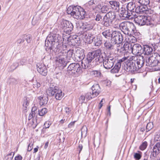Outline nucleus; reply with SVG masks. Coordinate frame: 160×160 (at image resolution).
<instances>
[{
  "instance_id": "obj_1",
  "label": "nucleus",
  "mask_w": 160,
  "mask_h": 160,
  "mask_svg": "<svg viewBox=\"0 0 160 160\" xmlns=\"http://www.w3.org/2000/svg\"><path fill=\"white\" fill-rule=\"evenodd\" d=\"M58 32V29H55L47 37L45 41L46 50L49 53L50 56L53 55V52L56 54L60 53V55H63L68 62H69L68 60L72 58L73 50H68L66 49L67 46L60 43H61L62 38L61 35L57 33Z\"/></svg>"
},
{
  "instance_id": "obj_2",
  "label": "nucleus",
  "mask_w": 160,
  "mask_h": 160,
  "mask_svg": "<svg viewBox=\"0 0 160 160\" xmlns=\"http://www.w3.org/2000/svg\"><path fill=\"white\" fill-rule=\"evenodd\" d=\"M103 61L101 51L98 49L88 53L86 59L82 61V66L84 69L90 68L99 65Z\"/></svg>"
},
{
  "instance_id": "obj_3",
  "label": "nucleus",
  "mask_w": 160,
  "mask_h": 160,
  "mask_svg": "<svg viewBox=\"0 0 160 160\" xmlns=\"http://www.w3.org/2000/svg\"><path fill=\"white\" fill-rule=\"evenodd\" d=\"M67 12L77 19L82 20L86 17L85 11L78 6H69L67 9Z\"/></svg>"
},
{
  "instance_id": "obj_4",
  "label": "nucleus",
  "mask_w": 160,
  "mask_h": 160,
  "mask_svg": "<svg viewBox=\"0 0 160 160\" xmlns=\"http://www.w3.org/2000/svg\"><path fill=\"white\" fill-rule=\"evenodd\" d=\"M119 27L121 31L126 35H130L134 33L136 29L134 24L130 22H124L121 23Z\"/></svg>"
},
{
  "instance_id": "obj_5",
  "label": "nucleus",
  "mask_w": 160,
  "mask_h": 160,
  "mask_svg": "<svg viewBox=\"0 0 160 160\" xmlns=\"http://www.w3.org/2000/svg\"><path fill=\"white\" fill-rule=\"evenodd\" d=\"M135 22L140 26L145 25H150L152 24L150 17L143 15H138L134 18Z\"/></svg>"
},
{
  "instance_id": "obj_6",
  "label": "nucleus",
  "mask_w": 160,
  "mask_h": 160,
  "mask_svg": "<svg viewBox=\"0 0 160 160\" xmlns=\"http://www.w3.org/2000/svg\"><path fill=\"white\" fill-rule=\"evenodd\" d=\"M155 57L152 56L146 60V65L150 67L156 66L160 64V55L154 53Z\"/></svg>"
},
{
  "instance_id": "obj_7",
  "label": "nucleus",
  "mask_w": 160,
  "mask_h": 160,
  "mask_svg": "<svg viewBox=\"0 0 160 160\" xmlns=\"http://www.w3.org/2000/svg\"><path fill=\"white\" fill-rule=\"evenodd\" d=\"M123 39L122 35L120 32L118 31H114L111 39L112 43L114 44H120Z\"/></svg>"
},
{
  "instance_id": "obj_8",
  "label": "nucleus",
  "mask_w": 160,
  "mask_h": 160,
  "mask_svg": "<svg viewBox=\"0 0 160 160\" xmlns=\"http://www.w3.org/2000/svg\"><path fill=\"white\" fill-rule=\"evenodd\" d=\"M124 68L127 72L131 73H133L135 71H138L136 65L133 60H127L125 62Z\"/></svg>"
},
{
  "instance_id": "obj_9",
  "label": "nucleus",
  "mask_w": 160,
  "mask_h": 160,
  "mask_svg": "<svg viewBox=\"0 0 160 160\" xmlns=\"http://www.w3.org/2000/svg\"><path fill=\"white\" fill-rule=\"evenodd\" d=\"M82 67L78 63H72L69 65L67 68V72L70 75L76 72H81Z\"/></svg>"
},
{
  "instance_id": "obj_10",
  "label": "nucleus",
  "mask_w": 160,
  "mask_h": 160,
  "mask_svg": "<svg viewBox=\"0 0 160 160\" xmlns=\"http://www.w3.org/2000/svg\"><path fill=\"white\" fill-rule=\"evenodd\" d=\"M61 25L62 29L65 32L69 35L71 33L73 29V26L70 22L64 20L62 22Z\"/></svg>"
},
{
  "instance_id": "obj_11",
  "label": "nucleus",
  "mask_w": 160,
  "mask_h": 160,
  "mask_svg": "<svg viewBox=\"0 0 160 160\" xmlns=\"http://www.w3.org/2000/svg\"><path fill=\"white\" fill-rule=\"evenodd\" d=\"M160 153V142L156 143L150 151V157L152 160H155Z\"/></svg>"
},
{
  "instance_id": "obj_12",
  "label": "nucleus",
  "mask_w": 160,
  "mask_h": 160,
  "mask_svg": "<svg viewBox=\"0 0 160 160\" xmlns=\"http://www.w3.org/2000/svg\"><path fill=\"white\" fill-rule=\"evenodd\" d=\"M152 12V11L148 7L142 5L138 6L136 8V12L138 14L145 13L148 14H151Z\"/></svg>"
},
{
  "instance_id": "obj_13",
  "label": "nucleus",
  "mask_w": 160,
  "mask_h": 160,
  "mask_svg": "<svg viewBox=\"0 0 160 160\" xmlns=\"http://www.w3.org/2000/svg\"><path fill=\"white\" fill-rule=\"evenodd\" d=\"M130 48L132 50V53L135 55L140 54L143 53V46L136 43L134 44L132 47L130 45Z\"/></svg>"
},
{
  "instance_id": "obj_14",
  "label": "nucleus",
  "mask_w": 160,
  "mask_h": 160,
  "mask_svg": "<svg viewBox=\"0 0 160 160\" xmlns=\"http://www.w3.org/2000/svg\"><path fill=\"white\" fill-rule=\"evenodd\" d=\"M103 65L104 67L107 69L111 68L114 65V59L111 57H109L105 60L103 59Z\"/></svg>"
},
{
  "instance_id": "obj_15",
  "label": "nucleus",
  "mask_w": 160,
  "mask_h": 160,
  "mask_svg": "<svg viewBox=\"0 0 160 160\" xmlns=\"http://www.w3.org/2000/svg\"><path fill=\"white\" fill-rule=\"evenodd\" d=\"M74 55L75 56V58L77 59L79 61H82V60L84 59L85 57L83 50L79 48L75 49Z\"/></svg>"
},
{
  "instance_id": "obj_16",
  "label": "nucleus",
  "mask_w": 160,
  "mask_h": 160,
  "mask_svg": "<svg viewBox=\"0 0 160 160\" xmlns=\"http://www.w3.org/2000/svg\"><path fill=\"white\" fill-rule=\"evenodd\" d=\"M46 63H38L37 64V70L38 72L43 76H46L47 74L48 71Z\"/></svg>"
},
{
  "instance_id": "obj_17",
  "label": "nucleus",
  "mask_w": 160,
  "mask_h": 160,
  "mask_svg": "<svg viewBox=\"0 0 160 160\" xmlns=\"http://www.w3.org/2000/svg\"><path fill=\"white\" fill-rule=\"evenodd\" d=\"M143 53L145 55H151L155 50L153 45H143Z\"/></svg>"
},
{
  "instance_id": "obj_18",
  "label": "nucleus",
  "mask_w": 160,
  "mask_h": 160,
  "mask_svg": "<svg viewBox=\"0 0 160 160\" xmlns=\"http://www.w3.org/2000/svg\"><path fill=\"white\" fill-rule=\"evenodd\" d=\"M98 3L97 0H90L85 4L86 8L89 11L91 12L94 11L96 8V6L95 5Z\"/></svg>"
},
{
  "instance_id": "obj_19",
  "label": "nucleus",
  "mask_w": 160,
  "mask_h": 160,
  "mask_svg": "<svg viewBox=\"0 0 160 160\" xmlns=\"http://www.w3.org/2000/svg\"><path fill=\"white\" fill-rule=\"evenodd\" d=\"M133 61L135 64H137L136 66L138 70L143 66L144 63V58L142 56L137 57V58Z\"/></svg>"
},
{
  "instance_id": "obj_20",
  "label": "nucleus",
  "mask_w": 160,
  "mask_h": 160,
  "mask_svg": "<svg viewBox=\"0 0 160 160\" xmlns=\"http://www.w3.org/2000/svg\"><path fill=\"white\" fill-rule=\"evenodd\" d=\"M136 4L133 2H130L127 4L126 8L128 11V12L130 13V16L134 15V13L136 12Z\"/></svg>"
},
{
  "instance_id": "obj_21",
  "label": "nucleus",
  "mask_w": 160,
  "mask_h": 160,
  "mask_svg": "<svg viewBox=\"0 0 160 160\" xmlns=\"http://www.w3.org/2000/svg\"><path fill=\"white\" fill-rule=\"evenodd\" d=\"M95 24L96 22L94 21H90L88 22L83 23L82 28L86 31L90 30L92 29Z\"/></svg>"
},
{
  "instance_id": "obj_22",
  "label": "nucleus",
  "mask_w": 160,
  "mask_h": 160,
  "mask_svg": "<svg viewBox=\"0 0 160 160\" xmlns=\"http://www.w3.org/2000/svg\"><path fill=\"white\" fill-rule=\"evenodd\" d=\"M56 55H58V57L57 58L56 60V62H58L64 66H65L67 62L66 60L65 59V56L63 55H60V53L58 54H56V53L53 52Z\"/></svg>"
},
{
  "instance_id": "obj_23",
  "label": "nucleus",
  "mask_w": 160,
  "mask_h": 160,
  "mask_svg": "<svg viewBox=\"0 0 160 160\" xmlns=\"http://www.w3.org/2000/svg\"><path fill=\"white\" fill-rule=\"evenodd\" d=\"M101 24L105 27H109L112 25V22L105 15L102 20Z\"/></svg>"
},
{
  "instance_id": "obj_24",
  "label": "nucleus",
  "mask_w": 160,
  "mask_h": 160,
  "mask_svg": "<svg viewBox=\"0 0 160 160\" xmlns=\"http://www.w3.org/2000/svg\"><path fill=\"white\" fill-rule=\"evenodd\" d=\"M100 88L98 84L93 85L92 87V92L95 97L97 96L100 92Z\"/></svg>"
},
{
  "instance_id": "obj_25",
  "label": "nucleus",
  "mask_w": 160,
  "mask_h": 160,
  "mask_svg": "<svg viewBox=\"0 0 160 160\" xmlns=\"http://www.w3.org/2000/svg\"><path fill=\"white\" fill-rule=\"evenodd\" d=\"M122 17L124 18H128L130 16V13L128 12V10H126L125 8L122 7L118 11Z\"/></svg>"
},
{
  "instance_id": "obj_26",
  "label": "nucleus",
  "mask_w": 160,
  "mask_h": 160,
  "mask_svg": "<svg viewBox=\"0 0 160 160\" xmlns=\"http://www.w3.org/2000/svg\"><path fill=\"white\" fill-rule=\"evenodd\" d=\"M111 8L114 9L118 11L119 9V2L116 1H111L109 2Z\"/></svg>"
},
{
  "instance_id": "obj_27",
  "label": "nucleus",
  "mask_w": 160,
  "mask_h": 160,
  "mask_svg": "<svg viewBox=\"0 0 160 160\" xmlns=\"http://www.w3.org/2000/svg\"><path fill=\"white\" fill-rule=\"evenodd\" d=\"M57 91H56L55 92L54 95L56 99L57 100H61L63 96L64 93H62V90L59 89L58 87L57 88Z\"/></svg>"
},
{
  "instance_id": "obj_28",
  "label": "nucleus",
  "mask_w": 160,
  "mask_h": 160,
  "mask_svg": "<svg viewBox=\"0 0 160 160\" xmlns=\"http://www.w3.org/2000/svg\"><path fill=\"white\" fill-rule=\"evenodd\" d=\"M114 31L111 29H108L104 31L102 34L106 38H109L110 37L111 38Z\"/></svg>"
},
{
  "instance_id": "obj_29",
  "label": "nucleus",
  "mask_w": 160,
  "mask_h": 160,
  "mask_svg": "<svg viewBox=\"0 0 160 160\" xmlns=\"http://www.w3.org/2000/svg\"><path fill=\"white\" fill-rule=\"evenodd\" d=\"M58 87L55 86V84H51L48 89L49 94L51 96L54 95L55 91H57Z\"/></svg>"
},
{
  "instance_id": "obj_30",
  "label": "nucleus",
  "mask_w": 160,
  "mask_h": 160,
  "mask_svg": "<svg viewBox=\"0 0 160 160\" xmlns=\"http://www.w3.org/2000/svg\"><path fill=\"white\" fill-rule=\"evenodd\" d=\"M93 44L96 46H99L101 45L102 43V38L99 35L95 36L93 38Z\"/></svg>"
},
{
  "instance_id": "obj_31",
  "label": "nucleus",
  "mask_w": 160,
  "mask_h": 160,
  "mask_svg": "<svg viewBox=\"0 0 160 160\" xmlns=\"http://www.w3.org/2000/svg\"><path fill=\"white\" fill-rule=\"evenodd\" d=\"M105 15L112 22L116 18V14L115 11H109Z\"/></svg>"
},
{
  "instance_id": "obj_32",
  "label": "nucleus",
  "mask_w": 160,
  "mask_h": 160,
  "mask_svg": "<svg viewBox=\"0 0 160 160\" xmlns=\"http://www.w3.org/2000/svg\"><path fill=\"white\" fill-rule=\"evenodd\" d=\"M39 99L40 104L42 106L47 104L48 98L47 96L40 97Z\"/></svg>"
},
{
  "instance_id": "obj_33",
  "label": "nucleus",
  "mask_w": 160,
  "mask_h": 160,
  "mask_svg": "<svg viewBox=\"0 0 160 160\" xmlns=\"http://www.w3.org/2000/svg\"><path fill=\"white\" fill-rule=\"evenodd\" d=\"M121 66L120 64H119L118 63H116L114 67L111 70V72L112 73L118 72Z\"/></svg>"
},
{
  "instance_id": "obj_34",
  "label": "nucleus",
  "mask_w": 160,
  "mask_h": 160,
  "mask_svg": "<svg viewBox=\"0 0 160 160\" xmlns=\"http://www.w3.org/2000/svg\"><path fill=\"white\" fill-rule=\"evenodd\" d=\"M22 38L24 39V41L26 40L28 43H30L32 39L31 35L29 34L23 35Z\"/></svg>"
},
{
  "instance_id": "obj_35",
  "label": "nucleus",
  "mask_w": 160,
  "mask_h": 160,
  "mask_svg": "<svg viewBox=\"0 0 160 160\" xmlns=\"http://www.w3.org/2000/svg\"><path fill=\"white\" fill-rule=\"evenodd\" d=\"M86 98V102H87L89 100L95 97L94 95H93V93L92 92H88L85 95Z\"/></svg>"
},
{
  "instance_id": "obj_36",
  "label": "nucleus",
  "mask_w": 160,
  "mask_h": 160,
  "mask_svg": "<svg viewBox=\"0 0 160 160\" xmlns=\"http://www.w3.org/2000/svg\"><path fill=\"white\" fill-rule=\"evenodd\" d=\"M138 2L141 5L148 7L149 6L150 2L149 0H139Z\"/></svg>"
},
{
  "instance_id": "obj_37",
  "label": "nucleus",
  "mask_w": 160,
  "mask_h": 160,
  "mask_svg": "<svg viewBox=\"0 0 160 160\" xmlns=\"http://www.w3.org/2000/svg\"><path fill=\"white\" fill-rule=\"evenodd\" d=\"M8 83L12 85H15L18 83V80L12 78H10L8 81Z\"/></svg>"
},
{
  "instance_id": "obj_38",
  "label": "nucleus",
  "mask_w": 160,
  "mask_h": 160,
  "mask_svg": "<svg viewBox=\"0 0 160 160\" xmlns=\"http://www.w3.org/2000/svg\"><path fill=\"white\" fill-rule=\"evenodd\" d=\"M87 128L86 126H83L81 129V136L85 137L87 136Z\"/></svg>"
},
{
  "instance_id": "obj_39",
  "label": "nucleus",
  "mask_w": 160,
  "mask_h": 160,
  "mask_svg": "<svg viewBox=\"0 0 160 160\" xmlns=\"http://www.w3.org/2000/svg\"><path fill=\"white\" fill-rule=\"evenodd\" d=\"M48 112V110L46 108H42L40 110H38V114L40 116H44Z\"/></svg>"
},
{
  "instance_id": "obj_40",
  "label": "nucleus",
  "mask_w": 160,
  "mask_h": 160,
  "mask_svg": "<svg viewBox=\"0 0 160 160\" xmlns=\"http://www.w3.org/2000/svg\"><path fill=\"white\" fill-rule=\"evenodd\" d=\"M105 47L108 49L111 50L113 49L114 46L109 42H106L104 44Z\"/></svg>"
},
{
  "instance_id": "obj_41",
  "label": "nucleus",
  "mask_w": 160,
  "mask_h": 160,
  "mask_svg": "<svg viewBox=\"0 0 160 160\" xmlns=\"http://www.w3.org/2000/svg\"><path fill=\"white\" fill-rule=\"evenodd\" d=\"M100 6L101 8L100 9V11L102 13H106L109 10V8L106 5H103L102 7H101V6Z\"/></svg>"
},
{
  "instance_id": "obj_42",
  "label": "nucleus",
  "mask_w": 160,
  "mask_h": 160,
  "mask_svg": "<svg viewBox=\"0 0 160 160\" xmlns=\"http://www.w3.org/2000/svg\"><path fill=\"white\" fill-rule=\"evenodd\" d=\"M91 74L92 76L95 77H98L101 74L100 72L98 70H94L92 71Z\"/></svg>"
},
{
  "instance_id": "obj_43",
  "label": "nucleus",
  "mask_w": 160,
  "mask_h": 160,
  "mask_svg": "<svg viewBox=\"0 0 160 160\" xmlns=\"http://www.w3.org/2000/svg\"><path fill=\"white\" fill-rule=\"evenodd\" d=\"M153 128V124L152 122H149L147 125L146 127V131L148 132L150 131Z\"/></svg>"
},
{
  "instance_id": "obj_44",
  "label": "nucleus",
  "mask_w": 160,
  "mask_h": 160,
  "mask_svg": "<svg viewBox=\"0 0 160 160\" xmlns=\"http://www.w3.org/2000/svg\"><path fill=\"white\" fill-rule=\"evenodd\" d=\"M148 146V143L146 141H144L142 143L139 147L140 149L141 150H145Z\"/></svg>"
},
{
  "instance_id": "obj_45",
  "label": "nucleus",
  "mask_w": 160,
  "mask_h": 160,
  "mask_svg": "<svg viewBox=\"0 0 160 160\" xmlns=\"http://www.w3.org/2000/svg\"><path fill=\"white\" fill-rule=\"evenodd\" d=\"M37 109L38 107L37 106L33 107L31 109V114H32L36 116V114L38 112V111H37Z\"/></svg>"
},
{
  "instance_id": "obj_46",
  "label": "nucleus",
  "mask_w": 160,
  "mask_h": 160,
  "mask_svg": "<svg viewBox=\"0 0 160 160\" xmlns=\"http://www.w3.org/2000/svg\"><path fill=\"white\" fill-rule=\"evenodd\" d=\"M130 45H132L131 44H130L128 42H125L123 46L124 49L123 50L125 51H128V50H129V49L130 47Z\"/></svg>"
},
{
  "instance_id": "obj_47",
  "label": "nucleus",
  "mask_w": 160,
  "mask_h": 160,
  "mask_svg": "<svg viewBox=\"0 0 160 160\" xmlns=\"http://www.w3.org/2000/svg\"><path fill=\"white\" fill-rule=\"evenodd\" d=\"M102 16L99 14H97L94 17L95 20L97 21H101V20L102 18Z\"/></svg>"
},
{
  "instance_id": "obj_48",
  "label": "nucleus",
  "mask_w": 160,
  "mask_h": 160,
  "mask_svg": "<svg viewBox=\"0 0 160 160\" xmlns=\"http://www.w3.org/2000/svg\"><path fill=\"white\" fill-rule=\"evenodd\" d=\"M127 58L125 57H124L122 59H119L118 60V62L117 63H118L119 64H120V66H121V63H122L123 64V62H126L125 61H127Z\"/></svg>"
},
{
  "instance_id": "obj_49",
  "label": "nucleus",
  "mask_w": 160,
  "mask_h": 160,
  "mask_svg": "<svg viewBox=\"0 0 160 160\" xmlns=\"http://www.w3.org/2000/svg\"><path fill=\"white\" fill-rule=\"evenodd\" d=\"M155 141H160V132H158L154 136Z\"/></svg>"
},
{
  "instance_id": "obj_50",
  "label": "nucleus",
  "mask_w": 160,
  "mask_h": 160,
  "mask_svg": "<svg viewBox=\"0 0 160 160\" xmlns=\"http://www.w3.org/2000/svg\"><path fill=\"white\" fill-rule=\"evenodd\" d=\"M134 158L136 159L139 160L141 158V155L139 153H136L134 154Z\"/></svg>"
},
{
  "instance_id": "obj_51",
  "label": "nucleus",
  "mask_w": 160,
  "mask_h": 160,
  "mask_svg": "<svg viewBox=\"0 0 160 160\" xmlns=\"http://www.w3.org/2000/svg\"><path fill=\"white\" fill-rule=\"evenodd\" d=\"M95 36H94L93 34L92 33H88V35L87 37V40H88V39H93L94 38Z\"/></svg>"
},
{
  "instance_id": "obj_52",
  "label": "nucleus",
  "mask_w": 160,
  "mask_h": 160,
  "mask_svg": "<svg viewBox=\"0 0 160 160\" xmlns=\"http://www.w3.org/2000/svg\"><path fill=\"white\" fill-rule=\"evenodd\" d=\"M40 83L37 82V81L34 82L33 84V87L34 88H38L40 87Z\"/></svg>"
},
{
  "instance_id": "obj_53",
  "label": "nucleus",
  "mask_w": 160,
  "mask_h": 160,
  "mask_svg": "<svg viewBox=\"0 0 160 160\" xmlns=\"http://www.w3.org/2000/svg\"><path fill=\"white\" fill-rule=\"evenodd\" d=\"M71 111V108L66 107L65 108L64 111L65 112L68 114L69 115Z\"/></svg>"
},
{
  "instance_id": "obj_54",
  "label": "nucleus",
  "mask_w": 160,
  "mask_h": 160,
  "mask_svg": "<svg viewBox=\"0 0 160 160\" xmlns=\"http://www.w3.org/2000/svg\"><path fill=\"white\" fill-rule=\"evenodd\" d=\"M143 160H152V158H150V157L149 158L148 157V155L146 153H145L144 155L143 156Z\"/></svg>"
},
{
  "instance_id": "obj_55",
  "label": "nucleus",
  "mask_w": 160,
  "mask_h": 160,
  "mask_svg": "<svg viewBox=\"0 0 160 160\" xmlns=\"http://www.w3.org/2000/svg\"><path fill=\"white\" fill-rule=\"evenodd\" d=\"M83 148V146L82 144L80 142L78 144V148H77V150L79 151V153H80V152L82 151Z\"/></svg>"
},
{
  "instance_id": "obj_56",
  "label": "nucleus",
  "mask_w": 160,
  "mask_h": 160,
  "mask_svg": "<svg viewBox=\"0 0 160 160\" xmlns=\"http://www.w3.org/2000/svg\"><path fill=\"white\" fill-rule=\"evenodd\" d=\"M85 100H86V98L84 96L82 95L79 98V101H81L82 103L84 102H86V101H85Z\"/></svg>"
},
{
  "instance_id": "obj_57",
  "label": "nucleus",
  "mask_w": 160,
  "mask_h": 160,
  "mask_svg": "<svg viewBox=\"0 0 160 160\" xmlns=\"http://www.w3.org/2000/svg\"><path fill=\"white\" fill-rule=\"evenodd\" d=\"M29 102L28 100L26 99L24 100V101L23 103V106L25 107V108H27V106L28 105Z\"/></svg>"
},
{
  "instance_id": "obj_58",
  "label": "nucleus",
  "mask_w": 160,
  "mask_h": 160,
  "mask_svg": "<svg viewBox=\"0 0 160 160\" xmlns=\"http://www.w3.org/2000/svg\"><path fill=\"white\" fill-rule=\"evenodd\" d=\"M14 154V153H13V154L12 155V157H11L8 156H6L5 158V160H12Z\"/></svg>"
},
{
  "instance_id": "obj_59",
  "label": "nucleus",
  "mask_w": 160,
  "mask_h": 160,
  "mask_svg": "<svg viewBox=\"0 0 160 160\" xmlns=\"http://www.w3.org/2000/svg\"><path fill=\"white\" fill-rule=\"evenodd\" d=\"M22 157L20 155H18L15 158V160H22Z\"/></svg>"
},
{
  "instance_id": "obj_60",
  "label": "nucleus",
  "mask_w": 160,
  "mask_h": 160,
  "mask_svg": "<svg viewBox=\"0 0 160 160\" xmlns=\"http://www.w3.org/2000/svg\"><path fill=\"white\" fill-rule=\"evenodd\" d=\"M67 120V118H63L60 121V122L61 123H63L64 122H66Z\"/></svg>"
},
{
  "instance_id": "obj_61",
  "label": "nucleus",
  "mask_w": 160,
  "mask_h": 160,
  "mask_svg": "<svg viewBox=\"0 0 160 160\" xmlns=\"http://www.w3.org/2000/svg\"><path fill=\"white\" fill-rule=\"evenodd\" d=\"M32 144H31L30 143L28 145V151L29 152L32 149Z\"/></svg>"
},
{
  "instance_id": "obj_62",
  "label": "nucleus",
  "mask_w": 160,
  "mask_h": 160,
  "mask_svg": "<svg viewBox=\"0 0 160 160\" xmlns=\"http://www.w3.org/2000/svg\"><path fill=\"white\" fill-rule=\"evenodd\" d=\"M75 122V121L71 122L68 124V127L70 128H71L72 127L74 126Z\"/></svg>"
},
{
  "instance_id": "obj_63",
  "label": "nucleus",
  "mask_w": 160,
  "mask_h": 160,
  "mask_svg": "<svg viewBox=\"0 0 160 160\" xmlns=\"http://www.w3.org/2000/svg\"><path fill=\"white\" fill-rule=\"evenodd\" d=\"M26 60L25 59H22L21 60L20 62V64L23 65L26 63Z\"/></svg>"
},
{
  "instance_id": "obj_64",
  "label": "nucleus",
  "mask_w": 160,
  "mask_h": 160,
  "mask_svg": "<svg viewBox=\"0 0 160 160\" xmlns=\"http://www.w3.org/2000/svg\"><path fill=\"white\" fill-rule=\"evenodd\" d=\"M24 42V39H22L21 38L18 39L17 40V42L18 43H22Z\"/></svg>"
}]
</instances>
